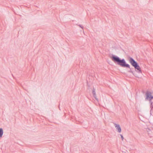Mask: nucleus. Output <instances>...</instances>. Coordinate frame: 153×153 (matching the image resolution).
Listing matches in <instances>:
<instances>
[{"instance_id": "nucleus-1", "label": "nucleus", "mask_w": 153, "mask_h": 153, "mask_svg": "<svg viewBox=\"0 0 153 153\" xmlns=\"http://www.w3.org/2000/svg\"><path fill=\"white\" fill-rule=\"evenodd\" d=\"M112 60L114 62H117V64L123 68H129L130 70L128 71V72L131 73L137 77H139V76L134 73L130 68V65L126 63L125 60L124 59H120L118 57L115 56H112L111 58Z\"/></svg>"}, {"instance_id": "nucleus-2", "label": "nucleus", "mask_w": 153, "mask_h": 153, "mask_svg": "<svg viewBox=\"0 0 153 153\" xmlns=\"http://www.w3.org/2000/svg\"><path fill=\"white\" fill-rule=\"evenodd\" d=\"M129 61L131 65L133 66L134 67L135 69L138 71L137 72L138 73H142L141 68L136 62L131 57H129Z\"/></svg>"}, {"instance_id": "nucleus-3", "label": "nucleus", "mask_w": 153, "mask_h": 153, "mask_svg": "<svg viewBox=\"0 0 153 153\" xmlns=\"http://www.w3.org/2000/svg\"><path fill=\"white\" fill-rule=\"evenodd\" d=\"M146 100H149L151 103V105H152V101H153V96L152 95V93L149 91H147L145 94Z\"/></svg>"}, {"instance_id": "nucleus-4", "label": "nucleus", "mask_w": 153, "mask_h": 153, "mask_svg": "<svg viewBox=\"0 0 153 153\" xmlns=\"http://www.w3.org/2000/svg\"><path fill=\"white\" fill-rule=\"evenodd\" d=\"M114 126L118 130L117 131L119 133H120L121 131V129L119 125L115 123H114Z\"/></svg>"}, {"instance_id": "nucleus-5", "label": "nucleus", "mask_w": 153, "mask_h": 153, "mask_svg": "<svg viewBox=\"0 0 153 153\" xmlns=\"http://www.w3.org/2000/svg\"><path fill=\"white\" fill-rule=\"evenodd\" d=\"M3 133V130L2 128H0V137H2Z\"/></svg>"}, {"instance_id": "nucleus-6", "label": "nucleus", "mask_w": 153, "mask_h": 153, "mask_svg": "<svg viewBox=\"0 0 153 153\" xmlns=\"http://www.w3.org/2000/svg\"><path fill=\"white\" fill-rule=\"evenodd\" d=\"M150 108H151L150 113L151 114L152 112L153 113V106H150Z\"/></svg>"}, {"instance_id": "nucleus-7", "label": "nucleus", "mask_w": 153, "mask_h": 153, "mask_svg": "<svg viewBox=\"0 0 153 153\" xmlns=\"http://www.w3.org/2000/svg\"><path fill=\"white\" fill-rule=\"evenodd\" d=\"M92 93L93 95H95L96 94L95 89L94 88H93L92 90Z\"/></svg>"}, {"instance_id": "nucleus-8", "label": "nucleus", "mask_w": 153, "mask_h": 153, "mask_svg": "<svg viewBox=\"0 0 153 153\" xmlns=\"http://www.w3.org/2000/svg\"><path fill=\"white\" fill-rule=\"evenodd\" d=\"M93 97H94L95 98V99L96 100H98V99L97 98V96H96V94H95V95H93Z\"/></svg>"}, {"instance_id": "nucleus-9", "label": "nucleus", "mask_w": 153, "mask_h": 153, "mask_svg": "<svg viewBox=\"0 0 153 153\" xmlns=\"http://www.w3.org/2000/svg\"><path fill=\"white\" fill-rule=\"evenodd\" d=\"M120 136H121V138L122 139V140H123L124 139V138H123V135L121 134H120Z\"/></svg>"}, {"instance_id": "nucleus-10", "label": "nucleus", "mask_w": 153, "mask_h": 153, "mask_svg": "<svg viewBox=\"0 0 153 153\" xmlns=\"http://www.w3.org/2000/svg\"><path fill=\"white\" fill-rule=\"evenodd\" d=\"M146 131H147V132H149V131H151V130L149 128H148V129H147Z\"/></svg>"}, {"instance_id": "nucleus-11", "label": "nucleus", "mask_w": 153, "mask_h": 153, "mask_svg": "<svg viewBox=\"0 0 153 153\" xmlns=\"http://www.w3.org/2000/svg\"><path fill=\"white\" fill-rule=\"evenodd\" d=\"M78 26L83 29V27H82L81 25H79Z\"/></svg>"}, {"instance_id": "nucleus-12", "label": "nucleus", "mask_w": 153, "mask_h": 153, "mask_svg": "<svg viewBox=\"0 0 153 153\" xmlns=\"http://www.w3.org/2000/svg\"><path fill=\"white\" fill-rule=\"evenodd\" d=\"M59 110H60V107H59Z\"/></svg>"}]
</instances>
